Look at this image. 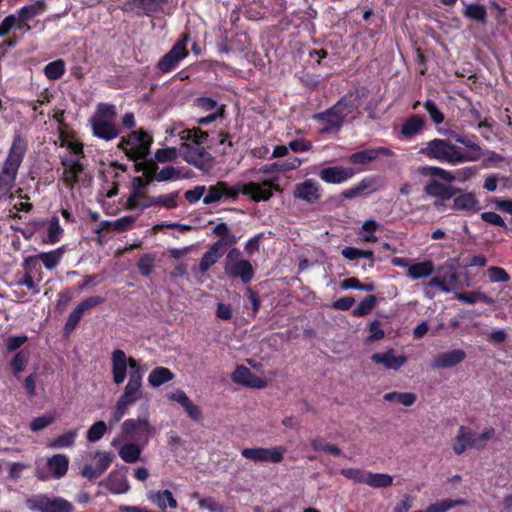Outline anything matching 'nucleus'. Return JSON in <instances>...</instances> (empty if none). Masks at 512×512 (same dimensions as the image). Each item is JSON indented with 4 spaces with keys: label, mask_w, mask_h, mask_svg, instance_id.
Returning a JSON list of instances; mask_svg holds the SVG:
<instances>
[{
    "label": "nucleus",
    "mask_w": 512,
    "mask_h": 512,
    "mask_svg": "<svg viewBox=\"0 0 512 512\" xmlns=\"http://www.w3.org/2000/svg\"><path fill=\"white\" fill-rule=\"evenodd\" d=\"M310 444L315 451H323L334 456L341 454V450L338 446L325 443V441L319 437L311 439Z\"/></svg>",
    "instance_id": "6e6d98bb"
},
{
    "label": "nucleus",
    "mask_w": 512,
    "mask_h": 512,
    "mask_svg": "<svg viewBox=\"0 0 512 512\" xmlns=\"http://www.w3.org/2000/svg\"><path fill=\"white\" fill-rule=\"evenodd\" d=\"M466 504L464 499H442L426 508V512H447L458 505Z\"/></svg>",
    "instance_id": "49530a36"
},
{
    "label": "nucleus",
    "mask_w": 512,
    "mask_h": 512,
    "mask_svg": "<svg viewBox=\"0 0 512 512\" xmlns=\"http://www.w3.org/2000/svg\"><path fill=\"white\" fill-rule=\"evenodd\" d=\"M420 172L424 176L438 177L447 183H452L455 181L453 173L441 167L425 166L421 168Z\"/></svg>",
    "instance_id": "09e8293b"
},
{
    "label": "nucleus",
    "mask_w": 512,
    "mask_h": 512,
    "mask_svg": "<svg viewBox=\"0 0 512 512\" xmlns=\"http://www.w3.org/2000/svg\"><path fill=\"white\" fill-rule=\"evenodd\" d=\"M287 452L285 446H274L270 448L254 447L245 448L241 451V455L255 462L280 463L284 459Z\"/></svg>",
    "instance_id": "f8f14e48"
},
{
    "label": "nucleus",
    "mask_w": 512,
    "mask_h": 512,
    "mask_svg": "<svg viewBox=\"0 0 512 512\" xmlns=\"http://www.w3.org/2000/svg\"><path fill=\"white\" fill-rule=\"evenodd\" d=\"M371 359L374 363L381 364L391 370H398L407 361V357L404 354L396 355L392 348L384 353H374Z\"/></svg>",
    "instance_id": "5701e85b"
},
{
    "label": "nucleus",
    "mask_w": 512,
    "mask_h": 512,
    "mask_svg": "<svg viewBox=\"0 0 512 512\" xmlns=\"http://www.w3.org/2000/svg\"><path fill=\"white\" fill-rule=\"evenodd\" d=\"M194 497L198 499V505L201 509H207L209 512L224 511V507L212 497H200L198 494Z\"/></svg>",
    "instance_id": "680f3d73"
},
{
    "label": "nucleus",
    "mask_w": 512,
    "mask_h": 512,
    "mask_svg": "<svg viewBox=\"0 0 512 512\" xmlns=\"http://www.w3.org/2000/svg\"><path fill=\"white\" fill-rule=\"evenodd\" d=\"M188 35H183L157 63V68L162 73H168L174 70L181 60L187 57Z\"/></svg>",
    "instance_id": "9b49d317"
},
{
    "label": "nucleus",
    "mask_w": 512,
    "mask_h": 512,
    "mask_svg": "<svg viewBox=\"0 0 512 512\" xmlns=\"http://www.w3.org/2000/svg\"><path fill=\"white\" fill-rule=\"evenodd\" d=\"M355 171L350 167L331 166L323 168L319 172L322 181L329 184H341L351 179Z\"/></svg>",
    "instance_id": "a211bd4d"
},
{
    "label": "nucleus",
    "mask_w": 512,
    "mask_h": 512,
    "mask_svg": "<svg viewBox=\"0 0 512 512\" xmlns=\"http://www.w3.org/2000/svg\"><path fill=\"white\" fill-rule=\"evenodd\" d=\"M26 506L34 512H73V505L59 496L36 494L26 499Z\"/></svg>",
    "instance_id": "9d476101"
},
{
    "label": "nucleus",
    "mask_w": 512,
    "mask_h": 512,
    "mask_svg": "<svg viewBox=\"0 0 512 512\" xmlns=\"http://www.w3.org/2000/svg\"><path fill=\"white\" fill-rule=\"evenodd\" d=\"M475 447L477 449L483 448L482 443H478V439L476 438V433H474L470 428L461 426L458 430V434L455 437L453 444V451L460 455L468 448Z\"/></svg>",
    "instance_id": "6ab92c4d"
},
{
    "label": "nucleus",
    "mask_w": 512,
    "mask_h": 512,
    "mask_svg": "<svg viewBox=\"0 0 512 512\" xmlns=\"http://www.w3.org/2000/svg\"><path fill=\"white\" fill-rule=\"evenodd\" d=\"M419 153L442 163L458 165L474 161V157L463 156L461 149L445 139H433L420 148Z\"/></svg>",
    "instance_id": "39448f33"
},
{
    "label": "nucleus",
    "mask_w": 512,
    "mask_h": 512,
    "mask_svg": "<svg viewBox=\"0 0 512 512\" xmlns=\"http://www.w3.org/2000/svg\"><path fill=\"white\" fill-rule=\"evenodd\" d=\"M213 234L218 237L219 240L212 245L224 251H226L228 246L234 245L238 241L237 237L232 233L231 229L224 222L218 223L213 228Z\"/></svg>",
    "instance_id": "c85d7f7f"
},
{
    "label": "nucleus",
    "mask_w": 512,
    "mask_h": 512,
    "mask_svg": "<svg viewBox=\"0 0 512 512\" xmlns=\"http://www.w3.org/2000/svg\"><path fill=\"white\" fill-rule=\"evenodd\" d=\"M63 233L64 230L60 225L59 218L57 216H53L48 222L47 236L43 238L42 243L53 245L60 241Z\"/></svg>",
    "instance_id": "79ce46f5"
},
{
    "label": "nucleus",
    "mask_w": 512,
    "mask_h": 512,
    "mask_svg": "<svg viewBox=\"0 0 512 512\" xmlns=\"http://www.w3.org/2000/svg\"><path fill=\"white\" fill-rule=\"evenodd\" d=\"M54 421V414H45L43 416L34 418L30 423V428L33 432H38L51 425Z\"/></svg>",
    "instance_id": "0e129e2a"
},
{
    "label": "nucleus",
    "mask_w": 512,
    "mask_h": 512,
    "mask_svg": "<svg viewBox=\"0 0 512 512\" xmlns=\"http://www.w3.org/2000/svg\"><path fill=\"white\" fill-rule=\"evenodd\" d=\"M147 499L162 510H165L167 507H177V501L169 490L149 491Z\"/></svg>",
    "instance_id": "7c9ffc66"
},
{
    "label": "nucleus",
    "mask_w": 512,
    "mask_h": 512,
    "mask_svg": "<svg viewBox=\"0 0 512 512\" xmlns=\"http://www.w3.org/2000/svg\"><path fill=\"white\" fill-rule=\"evenodd\" d=\"M179 136L182 141L180 154L184 160L200 170L209 171L213 166L214 158L205 147L208 133L199 128H193L181 131Z\"/></svg>",
    "instance_id": "f03ea898"
},
{
    "label": "nucleus",
    "mask_w": 512,
    "mask_h": 512,
    "mask_svg": "<svg viewBox=\"0 0 512 512\" xmlns=\"http://www.w3.org/2000/svg\"><path fill=\"white\" fill-rule=\"evenodd\" d=\"M463 14L465 17L478 22H484L486 19V10L484 6L478 3H472L465 7Z\"/></svg>",
    "instance_id": "864d4df0"
},
{
    "label": "nucleus",
    "mask_w": 512,
    "mask_h": 512,
    "mask_svg": "<svg viewBox=\"0 0 512 512\" xmlns=\"http://www.w3.org/2000/svg\"><path fill=\"white\" fill-rule=\"evenodd\" d=\"M225 254L224 250L217 248L214 245H211L209 249L205 252L203 257L201 258L199 264V270L202 274L207 272L223 255Z\"/></svg>",
    "instance_id": "4c0bfd02"
},
{
    "label": "nucleus",
    "mask_w": 512,
    "mask_h": 512,
    "mask_svg": "<svg viewBox=\"0 0 512 512\" xmlns=\"http://www.w3.org/2000/svg\"><path fill=\"white\" fill-rule=\"evenodd\" d=\"M145 446L138 442L129 441L120 447L119 456L126 463H135L140 459Z\"/></svg>",
    "instance_id": "473e14b6"
},
{
    "label": "nucleus",
    "mask_w": 512,
    "mask_h": 512,
    "mask_svg": "<svg viewBox=\"0 0 512 512\" xmlns=\"http://www.w3.org/2000/svg\"><path fill=\"white\" fill-rule=\"evenodd\" d=\"M466 358V353L461 349H454L436 355L432 362L433 369L452 368L459 363L463 362Z\"/></svg>",
    "instance_id": "412c9836"
},
{
    "label": "nucleus",
    "mask_w": 512,
    "mask_h": 512,
    "mask_svg": "<svg viewBox=\"0 0 512 512\" xmlns=\"http://www.w3.org/2000/svg\"><path fill=\"white\" fill-rule=\"evenodd\" d=\"M144 374L145 373L138 372L136 370L133 375H129L128 382L125 385L124 391L119 397V400L131 406L142 397V382Z\"/></svg>",
    "instance_id": "dca6fc26"
},
{
    "label": "nucleus",
    "mask_w": 512,
    "mask_h": 512,
    "mask_svg": "<svg viewBox=\"0 0 512 512\" xmlns=\"http://www.w3.org/2000/svg\"><path fill=\"white\" fill-rule=\"evenodd\" d=\"M152 137L143 129L135 130L126 137H121L118 148L133 160H145L150 154Z\"/></svg>",
    "instance_id": "0eeeda50"
},
{
    "label": "nucleus",
    "mask_w": 512,
    "mask_h": 512,
    "mask_svg": "<svg viewBox=\"0 0 512 512\" xmlns=\"http://www.w3.org/2000/svg\"><path fill=\"white\" fill-rule=\"evenodd\" d=\"M78 430V428H75L64 432L49 442L47 447L51 449H64L72 447L75 444L76 438L78 436Z\"/></svg>",
    "instance_id": "c9c22d12"
},
{
    "label": "nucleus",
    "mask_w": 512,
    "mask_h": 512,
    "mask_svg": "<svg viewBox=\"0 0 512 512\" xmlns=\"http://www.w3.org/2000/svg\"><path fill=\"white\" fill-rule=\"evenodd\" d=\"M425 126L424 117L421 115H412L402 125L401 134L405 138H412L420 133Z\"/></svg>",
    "instance_id": "f704fd0d"
},
{
    "label": "nucleus",
    "mask_w": 512,
    "mask_h": 512,
    "mask_svg": "<svg viewBox=\"0 0 512 512\" xmlns=\"http://www.w3.org/2000/svg\"><path fill=\"white\" fill-rule=\"evenodd\" d=\"M224 272L228 277L239 278L242 283L248 284L255 275L250 261L243 258L238 248H231L225 258Z\"/></svg>",
    "instance_id": "6e6552de"
},
{
    "label": "nucleus",
    "mask_w": 512,
    "mask_h": 512,
    "mask_svg": "<svg viewBox=\"0 0 512 512\" xmlns=\"http://www.w3.org/2000/svg\"><path fill=\"white\" fill-rule=\"evenodd\" d=\"M155 434L156 429L151 425L148 413H144L137 418L126 419L121 424V437L124 440L147 445Z\"/></svg>",
    "instance_id": "423d86ee"
},
{
    "label": "nucleus",
    "mask_w": 512,
    "mask_h": 512,
    "mask_svg": "<svg viewBox=\"0 0 512 512\" xmlns=\"http://www.w3.org/2000/svg\"><path fill=\"white\" fill-rule=\"evenodd\" d=\"M46 465V469L39 467L36 468V477L42 481L48 480L50 478L60 479L68 471L69 459L64 454H55L47 458Z\"/></svg>",
    "instance_id": "ddd939ff"
},
{
    "label": "nucleus",
    "mask_w": 512,
    "mask_h": 512,
    "mask_svg": "<svg viewBox=\"0 0 512 512\" xmlns=\"http://www.w3.org/2000/svg\"><path fill=\"white\" fill-rule=\"evenodd\" d=\"M22 267L24 276L36 278L37 282L43 280V271L41 269L40 261L36 255L24 258Z\"/></svg>",
    "instance_id": "ea45409f"
},
{
    "label": "nucleus",
    "mask_w": 512,
    "mask_h": 512,
    "mask_svg": "<svg viewBox=\"0 0 512 512\" xmlns=\"http://www.w3.org/2000/svg\"><path fill=\"white\" fill-rule=\"evenodd\" d=\"M128 368L130 369L129 375H133L136 370L145 373V368L136 359L128 357L121 349H115L111 354V372L114 384L120 385L125 381Z\"/></svg>",
    "instance_id": "1a4fd4ad"
},
{
    "label": "nucleus",
    "mask_w": 512,
    "mask_h": 512,
    "mask_svg": "<svg viewBox=\"0 0 512 512\" xmlns=\"http://www.w3.org/2000/svg\"><path fill=\"white\" fill-rule=\"evenodd\" d=\"M195 103L201 110L208 111L210 113L217 112V114H221L222 112V107H219L217 102L211 98L200 97L196 99Z\"/></svg>",
    "instance_id": "338daca9"
},
{
    "label": "nucleus",
    "mask_w": 512,
    "mask_h": 512,
    "mask_svg": "<svg viewBox=\"0 0 512 512\" xmlns=\"http://www.w3.org/2000/svg\"><path fill=\"white\" fill-rule=\"evenodd\" d=\"M393 151L385 147L365 149L350 155L349 161L353 164H368L378 158L379 155L393 156Z\"/></svg>",
    "instance_id": "a878e982"
},
{
    "label": "nucleus",
    "mask_w": 512,
    "mask_h": 512,
    "mask_svg": "<svg viewBox=\"0 0 512 512\" xmlns=\"http://www.w3.org/2000/svg\"><path fill=\"white\" fill-rule=\"evenodd\" d=\"M168 397L169 399L179 403L192 420L197 422L202 420L203 416L201 408L195 405L184 391L178 390L175 393L170 394Z\"/></svg>",
    "instance_id": "bb28decb"
},
{
    "label": "nucleus",
    "mask_w": 512,
    "mask_h": 512,
    "mask_svg": "<svg viewBox=\"0 0 512 512\" xmlns=\"http://www.w3.org/2000/svg\"><path fill=\"white\" fill-rule=\"evenodd\" d=\"M173 379V372L166 367H156L148 375V383L154 388L160 387Z\"/></svg>",
    "instance_id": "e433bc0d"
},
{
    "label": "nucleus",
    "mask_w": 512,
    "mask_h": 512,
    "mask_svg": "<svg viewBox=\"0 0 512 512\" xmlns=\"http://www.w3.org/2000/svg\"><path fill=\"white\" fill-rule=\"evenodd\" d=\"M487 273L492 283L507 282L510 279L508 273L500 267L492 266L487 270Z\"/></svg>",
    "instance_id": "774afa93"
},
{
    "label": "nucleus",
    "mask_w": 512,
    "mask_h": 512,
    "mask_svg": "<svg viewBox=\"0 0 512 512\" xmlns=\"http://www.w3.org/2000/svg\"><path fill=\"white\" fill-rule=\"evenodd\" d=\"M179 154L180 150L178 151L177 148L168 147L156 150L154 156L158 162L165 163L168 161L175 160Z\"/></svg>",
    "instance_id": "69168bd1"
},
{
    "label": "nucleus",
    "mask_w": 512,
    "mask_h": 512,
    "mask_svg": "<svg viewBox=\"0 0 512 512\" xmlns=\"http://www.w3.org/2000/svg\"><path fill=\"white\" fill-rule=\"evenodd\" d=\"M29 356V352L26 350H20L19 352L16 353V355L11 361V367L15 374L24 371L29 361Z\"/></svg>",
    "instance_id": "052dcab7"
},
{
    "label": "nucleus",
    "mask_w": 512,
    "mask_h": 512,
    "mask_svg": "<svg viewBox=\"0 0 512 512\" xmlns=\"http://www.w3.org/2000/svg\"><path fill=\"white\" fill-rule=\"evenodd\" d=\"M107 425L104 421H97L87 431L86 437L89 442L99 441L106 433Z\"/></svg>",
    "instance_id": "13d9d810"
},
{
    "label": "nucleus",
    "mask_w": 512,
    "mask_h": 512,
    "mask_svg": "<svg viewBox=\"0 0 512 512\" xmlns=\"http://www.w3.org/2000/svg\"><path fill=\"white\" fill-rule=\"evenodd\" d=\"M168 0H132L135 7L140 8L146 15L160 11Z\"/></svg>",
    "instance_id": "de8ad7c7"
},
{
    "label": "nucleus",
    "mask_w": 512,
    "mask_h": 512,
    "mask_svg": "<svg viewBox=\"0 0 512 512\" xmlns=\"http://www.w3.org/2000/svg\"><path fill=\"white\" fill-rule=\"evenodd\" d=\"M453 207L464 212H476L480 210L479 201L472 192L460 193L454 198Z\"/></svg>",
    "instance_id": "c756f323"
},
{
    "label": "nucleus",
    "mask_w": 512,
    "mask_h": 512,
    "mask_svg": "<svg viewBox=\"0 0 512 512\" xmlns=\"http://www.w3.org/2000/svg\"><path fill=\"white\" fill-rule=\"evenodd\" d=\"M67 153L61 157L63 168L82 167L83 145L76 141H68L66 144Z\"/></svg>",
    "instance_id": "b1692460"
},
{
    "label": "nucleus",
    "mask_w": 512,
    "mask_h": 512,
    "mask_svg": "<svg viewBox=\"0 0 512 512\" xmlns=\"http://www.w3.org/2000/svg\"><path fill=\"white\" fill-rule=\"evenodd\" d=\"M334 106L335 111L344 122L348 116L358 111L361 106V96L358 91H351L344 95Z\"/></svg>",
    "instance_id": "aec40b11"
},
{
    "label": "nucleus",
    "mask_w": 512,
    "mask_h": 512,
    "mask_svg": "<svg viewBox=\"0 0 512 512\" xmlns=\"http://www.w3.org/2000/svg\"><path fill=\"white\" fill-rule=\"evenodd\" d=\"M93 456L97 458V464L95 466L86 464L81 469V475L89 480L100 477L111 465L115 455L112 452H101L96 451Z\"/></svg>",
    "instance_id": "2eb2a0df"
},
{
    "label": "nucleus",
    "mask_w": 512,
    "mask_h": 512,
    "mask_svg": "<svg viewBox=\"0 0 512 512\" xmlns=\"http://www.w3.org/2000/svg\"><path fill=\"white\" fill-rule=\"evenodd\" d=\"M155 256L150 253H146L139 259L137 268L143 276H149L154 269Z\"/></svg>",
    "instance_id": "bf43d9fd"
},
{
    "label": "nucleus",
    "mask_w": 512,
    "mask_h": 512,
    "mask_svg": "<svg viewBox=\"0 0 512 512\" xmlns=\"http://www.w3.org/2000/svg\"><path fill=\"white\" fill-rule=\"evenodd\" d=\"M65 73V62L61 59L48 63L44 68V74L49 80H57Z\"/></svg>",
    "instance_id": "603ef678"
},
{
    "label": "nucleus",
    "mask_w": 512,
    "mask_h": 512,
    "mask_svg": "<svg viewBox=\"0 0 512 512\" xmlns=\"http://www.w3.org/2000/svg\"><path fill=\"white\" fill-rule=\"evenodd\" d=\"M393 484V477L385 473H372L368 471L366 485L373 488H386Z\"/></svg>",
    "instance_id": "a18cd8bd"
},
{
    "label": "nucleus",
    "mask_w": 512,
    "mask_h": 512,
    "mask_svg": "<svg viewBox=\"0 0 512 512\" xmlns=\"http://www.w3.org/2000/svg\"><path fill=\"white\" fill-rule=\"evenodd\" d=\"M293 196L295 199L313 204L321 198V187L314 179H307L295 185Z\"/></svg>",
    "instance_id": "f3484780"
},
{
    "label": "nucleus",
    "mask_w": 512,
    "mask_h": 512,
    "mask_svg": "<svg viewBox=\"0 0 512 512\" xmlns=\"http://www.w3.org/2000/svg\"><path fill=\"white\" fill-rule=\"evenodd\" d=\"M341 475L356 483L366 484L368 471L358 468H343L340 470Z\"/></svg>",
    "instance_id": "4d7b16f0"
},
{
    "label": "nucleus",
    "mask_w": 512,
    "mask_h": 512,
    "mask_svg": "<svg viewBox=\"0 0 512 512\" xmlns=\"http://www.w3.org/2000/svg\"><path fill=\"white\" fill-rule=\"evenodd\" d=\"M206 192L203 198L206 205L221 200H236L240 193L251 196L255 201H266L273 194V184L263 181L261 183H237L231 186L227 182L220 181L216 185H211Z\"/></svg>",
    "instance_id": "f257e3e1"
},
{
    "label": "nucleus",
    "mask_w": 512,
    "mask_h": 512,
    "mask_svg": "<svg viewBox=\"0 0 512 512\" xmlns=\"http://www.w3.org/2000/svg\"><path fill=\"white\" fill-rule=\"evenodd\" d=\"M232 380L246 387L261 389L266 387L267 382L254 375L247 367L238 366L232 374Z\"/></svg>",
    "instance_id": "4be33fe9"
},
{
    "label": "nucleus",
    "mask_w": 512,
    "mask_h": 512,
    "mask_svg": "<svg viewBox=\"0 0 512 512\" xmlns=\"http://www.w3.org/2000/svg\"><path fill=\"white\" fill-rule=\"evenodd\" d=\"M377 299L374 295H368L365 299H363L358 306L353 310V315L357 317L366 316L371 313V311L376 306Z\"/></svg>",
    "instance_id": "5fc2aeb1"
},
{
    "label": "nucleus",
    "mask_w": 512,
    "mask_h": 512,
    "mask_svg": "<svg viewBox=\"0 0 512 512\" xmlns=\"http://www.w3.org/2000/svg\"><path fill=\"white\" fill-rule=\"evenodd\" d=\"M64 253L65 247L61 246L49 252H41L36 256L48 270H52L58 266L61 259L63 258Z\"/></svg>",
    "instance_id": "58836bf2"
},
{
    "label": "nucleus",
    "mask_w": 512,
    "mask_h": 512,
    "mask_svg": "<svg viewBox=\"0 0 512 512\" xmlns=\"http://www.w3.org/2000/svg\"><path fill=\"white\" fill-rule=\"evenodd\" d=\"M379 227V223L375 220H367L362 225V239L365 242H376L377 237L374 232Z\"/></svg>",
    "instance_id": "e2e57ef3"
},
{
    "label": "nucleus",
    "mask_w": 512,
    "mask_h": 512,
    "mask_svg": "<svg viewBox=\"0 0 512 512\" xmlns=\"http://www.w3.org/2000/svg\"><path fill=\"white\" fill-rule=\"evenodd\" d=\"M313 119L323 124V128L320 131L323 134L329 133L333 130H339L343 125V120L340 118L337 111H335V106L329 108L325 112L315 114Z\"/></svg>",
    "instance_id": "393cba45"
},
{
    "label": "nucleus",
    "mask_w": 512,
    "mask_h": 512,
    "mask_svg": "<svg viewBox=\"0 0 512 512\" xmlns=\"http://www.w3.org/2000/svg\"><path fill=\"white\" fill-rule=\"evenodd\" d=\"M46 2L44 0H37L36 2L23 6L12 15L15 16L18 22V30L28 32L31 30L28 24L34 17L41 15L46 10Z\"/></svg>",
    "instance_id": "4468645a"
},
{
    "label": "nucleus",
    "mask_w": 512,
    "mask_h": 512,
    "mask_svg": "<svg viewBox=\"0 0 512 512\" xmlns=\"http://www.w3.org/2000/svg\"><path fill=\"white\" fill-rule=\"evenodd\" d=\"M457 143H460L467 147L470 151L468 153H463V156L466 157H474V161H477L482 156V149L480 145L476 142V137L462 135L461 138H457Z\"/></svg>",
    "instance_id": "c03bdc74"
},
{
    "label": "nucleus",
    "mask_w": 512,
    "mask_h": 512,
    "mask_svg": "<svg viewBox=\"0 0 512 512\" xmlns=\"http://www.w3.org/2000/svg\"><path fill=\"white\" fill-rule=\"evenodd\" d=\"M27 151V142L19 134L14 136L8 156L0 172V199H5L15 186L18 169Z\"/></svg>",
    "instance_id": "7ed1b4c3"
},
{
    "label": "nucleus",
    "mask_w": 512,
    "mask_h": 512,
    "mask_svg": "<svg viewBox=\"0 0 512 512\" xmlns=\"http://www.w3.org/2000/svg\"><path fill=\"white\" fill-rule=\"evenodd\" d=\"M376 190L375 181L371 178H364L356 186L345 189L341 196L345 199H352L362 195L364 192L372 193Z\"/></svg>",
    "instance_id": "72a5a7b5"
},
{
    "label": "nucleus",
    "mask_w": 512,
    "mask_h": 512,
    "mask_svg": "<svg viewBox=\"0 0 512 512\" xmlns=\"http://www.w3.org/2000/svg\"><path fill=\"white\" fill-rule=\"evenodd\" d=\"M105 484L108 490L114 494H123L130 489L127 477L120 472H111Z\"/></svg>",
    "instance_id": "2f4dec72"
},
{
    "label": "nucleus",
    "mask_w": 512,
    "mask_h": 512,
    "mask_svg": "<svg viewBox=\"0 0 512 512\" xmlns=\"http://www.w3.org/2000/svg\"><path fill=\"white\" fill-rule=\"evenodd\" d=\"M424 191L427 195L439 198L441 200H449L460 192L459 189L446 186L436 180L427 182L424 187Z\"/></svg>",
    "instance_id": "cd10ccee"
},
{
    "label": "nucleus",
    "mask_w": 512,
    "mask_h": 512,
    "mask_svg": "<svg viewBox=\"0 0 512 512\" xmlns=\"http://www.w3.org/2000/svg\"><path fill=\"white\" fill-rule=\"evenodd\" d=\"M434 272V265L431 261H423L412 264L407 270V276L412 280L426 278Z\"/></svg>",
    "instance_id": "a19ab883"
},
{
    "label": "nucleus",
    "mask_w": 512,
    "mask_h": 512,
    "mask_svg": "<svg viewBox=\"0 0 512 512\" xmlns=\"http://www.w3.org/2000/svg\"><path fill=\"white\" fill-rule=\"evenodd\" d=\"M116 107L109 103H99L89 119L93 136L104 141H111L120 135L116 125Z\"/></svg>",
    "instance_id": "20e7f679"
},
{
    "label": "nucleus",
    "mask_w": 512,
    "mask_h": 512,
    "mask_svg": "<svg viewBox=\"0 0 512 512\" xmlns=\"http://www.w3.org/2000/svg\"><path fill=\"white\" fill-rule=\"evenodd\" d=\"M84 167L63 168L62 180L67 188L72 190L78 183Z\"/></svg>",
    "instance_id": "3c124183"
},
{
    "label": "nucleus",
    "mask_w": 512,
    "mask_h": 512,
    "mask_svg": "<svg viewBox=\"0 0 512 512\" xmlns=\"http://www.w3.org/2000/svg\"><path fill=\"white\" fill-rule=\"evenodd\" d=\"M383 399L387 402H396L405 407H410L416 402L417 396L412 392L394 391L384 394Z\"/></svg>",
    "instance_id": "37998d69"
},
{
    "label": "nucleus",
    "mask_w": 512,
    "mask_h": 512,
    "mask_svg": "<svg viewBox=\"0 0 512 512\" xmlns=\"http://www.w3.org/2000/svg\"><path fill=\"white\" fill-rule=\"evenodd\" d=\"M184 177L181 169L174 166H165L155 175V180L157 182L176 181Z\"/></svg>",
    "instance_id": "8fccbe9b"
}]
</instances>
